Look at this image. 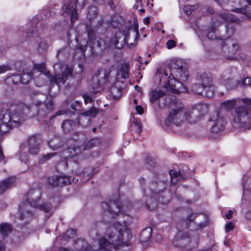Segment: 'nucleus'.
Listing matches in <instances>:
<instances>
[{"label": "nucleus", "instance_id": "obj_1", "mask_svg": "<svg viewBox=\"0 0 251 251\" xmlns=\"http://www.w3.org/2000/svg\"><path fill=\"white\" fill-rule=\"evenodd\" d=\"M222 108L226 110L234 108L233 121L244 131L251 128V99L236 98L226 100L221 103Z\"/></svg>", "mask_w": 251, "mask_h": 251}, {"label": "nucleus", "instance_id": "obj_2", "mask_svg": "<svg viewBox=\"0 0 251 251\" xmlns=\"http://www.w3.org/2000/svg\"><path fill=\"white\" fill-rule=\"evenodd\" d=\"M41 192L39 188L30 189L27 194L26 201L28 204L24 203L20 206V214L19 218L21 220H25L28 222L33 215L31 206L39 208L46 213L52 214L53 211L50 206L46 203L40 204Z\"/></svg>", "mask_w": 251, "mask_h": 251}, {"label": "nucleus", "instance_id": "obj_3", "mask_svg": "<svg viewBox=\"0 0 251 251\" xmlns=\"http://www.w3.org/2000/svg\"><path fill=\"white\" fill-rule=\"evenodd\" d=\"M109 247H112L117 250L119 246L127 245L128 242L131 238L130 230L125 225L115 223L110 226L106 230L105 237Z\"/></svg>", "mask_w": 251, "mask_h": 251}, {"label": "nucleus", "instance_id": "obj_4", "mask_svg": "<svg viewBox=\"0 0 251 251\" xmlns=\"http://www.w3.org/2000/svg\"><path fill=\"white\" fill-rule=\"evenodd\" d=\"M188 77L187 71L183 68L178 70H174L171 75L168 76L167 71H164L160 78V83L163 80H165V85L167 88H169L170 91L175 94H179L185 90V88L182 82L179 80L185 81Z\"/></svg>", "mask_w": 251, "mask_h": 251}, {"label": "nucleus", "instance_id": "obj_5", "mask_svg": "<svg viewBox=\"0 0 251 251\" xmlns=\"http://www.w3.org/2000/svg\"><path fill=\"white\" fill-rule=\"evenodd\" d=\"M139 36L138 26L135 25L131 35L130 31L127 32L126 34L121 30L116 32L115 35L108 40V46L111 48L121 49L126 43L129 48H131L134 45V42L138 41Z\"/></svg>", "mask_w": 251, "mask_h": 251}, {"label": "nucleus", "instance_id": "obj_6", "mask_svg": "<svg viewBox=\"0 0 251 251\" xmlns=\"http://www.w3.org/2000/svg\"><path fill=\"white\" fill-rule=\"evenodd\" d=\"M168 106L170 111L165 121L166 126L171 124L179 126L186 121L185 106L179 100L176 98Z\"/></svg>", "mask_w": 251, "mask_h": 251}, {"label": "nucleus", "instance_id": "obj_7", "mask_svg": "<svg viewBox=\"0 0 251 251\" xmlns=\"http://www.w3.org/2000/svg\"><path fill=\"white\" fill-rule=\"evenodd\" d=\"M30 107L23 103H13L10 105L8 113H2L5 116V121H11L14 126H19L29 114Z\"/></svg>", "mask_w": 251, "mask_h": 251}, {"label": "nucleus", "instance_id": "obj_8", "mask_svg": "<svg viewBox=\"0 0 251 251\" xmlns=\"http://www.w3.org/2000/svg\"><path fill=\"white\" fill-rule=\"evenodd\" d=\"M162 84V89L159 90H152L150 93V101L151 103H153L157 101L158 105L161 106H168L170 103L176 98L173 95H170L169 92L173 93L170 90L169 88H167L165 85V82Z\"/></svg>", "mask_w": 251, "mask_h": 251}, {"label": "nucleus", "instance_id": "obj_9", "mask_svg": "<svg viewBox=\"0 0 251 251\" xmlns=\"http://www.w3.org/2000/svg\"><path fill=\"white\" fill-rule=\"evenodd\" d=\"M53 69L54 75L50 77L51 83H54L58 86L63 85L67 80L72 77V70L62 63H55L53 66Z\"/></svg>", "mask_w": 251, "mask_h": 251}, {"label": "nucleus", "instance_id": "obj_10", "mask_svg": "<svg viewBox=\"0 0 251 251\" xmlns=\"http://www.w3.org/2000/svg\"><path fill=\"white\" fill-rule=\"evenodd\" d=\"M86 2V0H65L62 7V14L64 16L70 15L71 23H73L78 18L76 10L82 9Z\"/></svg>", "mask_w": 251, "mask_h": 251}, {"label": "nucleus", "instance_id": "obj_11", "mask_svg": "<svg viewBox=\"0 0 251 251\" xmlns=\"http://www.w3.org/2000/svg\"><path fill=\"white\" fill-rule=\"evenodd\" d=\"M207 108L204 104H199L186 110V121L191 124L197 123L207 111Z\"/></svg>", "mask_w": 251, "mask_h": 251}, {"label": "nucleus", "instance_id": "obj_12", "mask_svg": "<svg viewBox=\"0 0 251 251\" xmlns=\"http://www.w3.org/2000/svg\"><path fill=\"white\" fill-rule=\"evenodd\" d=\"M106 72L103 70H99L98 74L93 77L92 89L93 93L101 92L103 90V85L106 79Z\"/></svg>", "mask_w": 251, "mask_h": 251}, {"label": "nucleus", "instance_id": "obj_13", "mask_svg": "<svg viewBox=\"0 0 251 251\" xmlns=\"http://www.w3.org/2000/svg\"><path fill=\"white\" fill-rule=\"evenodd\" d=\"M101 207L104 211H107L111 214H118L121 211L124 212L126 211V207L121 206L118 200L115 201H111L109 203L103 202L101 203ZM126 208H129V206H127Z\"/></svg>", "mask_w": 251, "mask_h": 251}, {"label": "nucleus", "instance_id": "obj_14", "mask_svg": "<svg viewBox=\"0 0 251 251\" xmlns=\"http://www.w3.org/2000/svg\"><path fill=\"white\" fill-rule=\"evenodd\" d=\"M212 20L214 24H221L225 22L235 23L239 22L238 18L228 12L217 13L213 16Z\"/></svg>", "mask_w": 251, "mask_h": 251}, {"label": "nucleus", "instance_id": "obj_15", "mask_svg": "<svg viewBox=\"0 0 251 251\" xmlns=\"http://www.w3.org/2000/svg\"><path fill=\"white\" fill-rule=\"evenodd\" d=\"M211 121L213 122L211 128V132L215 133H218L222 131L225 128L226 124V119L220 116L218 113H216L215 116L211 118Z\"/></svg>", "mask_w": 251, "mask_h": 251}, {"label": "nucleus", "instance_id": "obj_16", "mask_svg": "<svg viewBox=\"0 0 251 251\" xmlns=\"http://www.w3.org/2000/svg\"><path fill=\"white\" fill-rule=\"evenodd\" d=\"M42 139L39 135H34L28 138V151L31 154H36L40 151Z\"/></svg>", "mask_w": 251, "mask_h": 251}, {"label": "nucleus", "instance_id": "obj_17", "mask_svg": "<svg viewBox=\"0 0 251 251\" xmlns=\"http://www.w3.org/2000/svg\"><path fill=\"white\" fill-rule=\"evenodd\" d=\"M200 83L208 89L209 98H211L214 95V86L212 82L211 75L209 73H204L199 76Z\"/></svg>", "mask_w": 251, "mask_h": 251}, {"label": "nucleus", "instance_id": "obj_18", "mask_svg": "<svg viewBox=\"0 0 251 251\" xmlns=\"http://www.w3.org/2000/svg\"><path fill=\"white\" fill-rule=\"evenodd\" d=\"M218 42L222 46L223 51L226 52V46H228V52L234 53L240 50V46L238 43L230 39H226L225 40L219 39Z\"/></svg>", "mask_w": 251, "mask_h": 251}, {"label": "nucleus", "instance_id": "obj_19", "mask_svg": "<svg viewBox=\"0 0 251 251\" xmlns=\"http://www.w3.org/2000/svg\"><path fill=\"white\" fill-rule=\"evenodd\" d=\"M38 107V114L44 116L49 113L53 108V102L49 100L47 102L38 101L36 103Z\"/></svg>", "mask_w": 251, "mask_h": 251}, {"label": "nucleus", "instance_id": "obj_20", "mask_svg": "<svg viewBox=\"0 0 251 251\" xmlns=\"http://www.w3.org/2000/svg\"><path fill=\"white\" fill-rule=\"evenodd\" d=\"M82 150L80 147L78 148H68L66 150H64L63 152V156L67 159L72 158L73 161L76 162L78 158V154Z\"/></svg>", "mask_w": 251, "mask_h": 251}, {"label": "nucleus", "instance_id": "obj_21", "mask_svg": "<svg viewBox=\"0 0 251 251\" xmlns=\"http://www.w3.org/2000/svg\"><path fill=\"white\" fill-rule=\"evenodd\" d=\"M5 120V115L2 113H0V121H1L0 124V135L7 133L12 127H15L11 125V121H6Z\"/></svg>", "mask_w": 251, "mask_h": 251}, {"label": "nucleus", "instance_id": "obj_22", "mask_svg": "<svg viewBox=\"0 0 251 251\" xmlns=\"http://www.w3.org/2000/svg\"><path fill=\"white\" fill-rule=\"evenodd\" d=\"M249 5H246L243 8H235L233 11L243 14L247 19H251V0H246Z\"/></svg>", "mask_w": 251, "mask_h": 251}, {"label": "nucleus", "instance_id": "obj_23", "mask_svg": "<svg viewBox=\"0 0 251 251\" xmlns=\"http://www.w3.org/2000/svg\"><path fill=\"white\" fill-rule=\"evenodd\" d=\"M192 90L197 94L209 98L208 89L206 88V87H204V86L201 83L193 85L192 86Z\"/></svg>", "mask_w": 251, "mask_h": 251}, {"label": "nucleus", "instance_id": "obj_24", "mask_svg": "<svg viewBox=\"0 0 251 251\" xmlns=\"http://www.w3.org/2000/svg\"><path fill=\"white\" fill-rule=\"evenodd\" d=\"M170 175L171 183L174 185L176 184L178 181L184 179L186 177L184 174H181L180 171L177 172L174 170H172L170 171Z\"/></svg>", "mask_w": 251, "mask_h": 251}, {"label": "nucleus", "instance_id": "obj_25", "mask_svg": "<svg viewBox=\"0 0 251 251\" xmlns=\"http://www.w3.org/2000/svg\"><path fill=\"white\" fill-rule=\"evenodd\" d=\"M79 124L80 122L77 121V124L79 125ZM76 124V123L72 120H66L62 124V128L64 132L67 133L72 131Z\"/></svg>", "mask_w": 251, "mask_h": 251}, {"label": "nucleus", "instance_id": "obj_26", "mask_svg": "<svg viewBox=\"0 0 251 251\" xmlns=\"http://www.w3.org/2000/svg\"><path fill=\"white\" fill-rule=\"evenodd\" d=\"M14 182V178H8L1 181L0 184V194L3 193L7 189L10 188Z\"/></svg>", "mask_w": 251, "mask_h": 251}, {"label": "nucleus", "instance_id": "obj_27", "mask_svg": "<svg viewBox=\"0 0 251 251\" xmlns=\"http://www.w3.org/2000/svg\"><path fill=\"white\" fill-rule=\"evenodd\" d=\"M12 229V226L7 223H2L0 225V233L3 238L7 237L9 233L11 231Z\"/></svg>", "mask_w": 251, "mask_h": 251}, {"label": "nucleus", "instance_id": "obj_28", "mask_svg": "<svg viewBox=\"0 0 251 251\" xmlns=\"http://www.w3.org/2000/svg\"><path fill=\"white\" fill-rule=\"evenodd\" d=\"M152 229L151 227L144 229L140 234V240L142 242H147L151 236Z\"/></svg>", "mask_w": 251, "mask_h": 251}, {"label": "nucleus", "instance_id": "obj_29", "mask_svg": "<svg viewBox=\"0 0 251 251\" xmlns=\"http://www.w3.org/2000/svg\"><path fill=\"white\" fill-rule=\"evenodd\" d=\"M189 238L188 235L187 233L181 231H178L175 237V240L178 241L179 243H176V245H185L184 240H187Z\"/></svg>", "mask_w": 251, "mask_h": 251}, {"label": "nucleus", "instance_id": "obj_30", "mask_svg": "<svg viewBox=\"0 0 251 251\" xmlns=\"http://www.w3.org/2000/svg\"><path fill=\"white\" fill-rule=\"evenodd\" d=\"M21 75L14 74L11 76H8L5 80V83L8 85L17 84L21 83Z\"/></svg>", "mask_w": 251, "mask_h": 251}, {"label": "nucleus", "instance_id": "obj_31", "mask_svg": "<svg viewBox=\"0 0 251 251\" xmlns=\"http://www.w3.org/2000/svg\"><path fill=\"white\" fill-rule=\"evenodd\" d=\"M99 249L98 251H112L111 249L113 247L108 245V242L105 238H100L99 240Z\"/></svg>", "mask_w": 251, "mask_h": 251}, {"label": "nucleus", "instance_id": "obj_32", "mask_svg": "<svg viewBox=\"0 0 251 251\" xmlns=\"http://www.w3.org/2000/svg\"><path fill=\"white\" fill-rule=\"evenodd\" d=\"M49 147L53 150H57L62 146V143L59 138H54L48 142Z\"/></svg>", "mask_w": 251, "mask_h": 251}, {"label": "nucleus", "instance_id": "obj_33", "mask_svg": "<svg viewBox=\"0 0 251 251\" xmlns=\"http://www.w3.org/2000/svg\"><path fill=\"white\" fill-rule=\"evenodd\" d=\"M111 94L114 100H118L122 95V88L114 86L111 89Z\"/></svg>", "mask_w": 251, "mask_h": 251}, {"label": "nucleus", "instance_id": "obj_34", "mask_svg": "<svg viewBox=\"0 0 251 251\" xmlns=\"http://www.w3.org/2000/svg\"><path fill=\"white\" fill-rule=\"evenodd\" d=\"M100 141L99 138H94L89 140L83 148V150H88L92 147H96L100 144Z\"/></svg>", "mask_w": 251, "mask_h": 251}, {"label": "nucleus", "instance_id": "obj_35", "mask_svg": "<svg viewBox=\"0 0 251 251\" xmlns=\"http://www.w3.org/2000/svg\"><path fill=\"white\" fill-rule=\"evenodd\" d=\"M97 8L96 6H90L88 10L87 18L90 21L94 20L97 15Z\"/></svg>", "mask_w": 251, "mask_h": 251}, {"label": "nucleus", "instance_id": "obj_36", "mask_svg": "<svg viewBox=\"0 0 251 251\" xmlns=\"http://www.w3.org/2000/svg\"><path fill=\"white\" fill-rule=\"evenodd\" d=\"M57 153L56 152L50 153L44 155L39 158V162L40 164H43L47 161L50 160L53 157L56 156Z\"/></svg>", "mask_w": 251, "mask_h": 251}, {"label": "nucleus", "instance_id": "obj_37", "mask_svg": "<svg viewBox=\"0 0 251 251\" xmlns=\"http://www.w3.org/2000/svg\"><path fill=\"white\" fill-rule=\"evenodd\" d=\"M129 66L128 64L125 63L122 65L121 68V73L122 77L123 78H126L128 77L129 75Z\"/></svg>", "mask_w": 251, "mask_h": 251}, {"label": "nucleus", "instance_id": "obj_38", "mask_svg": "<svg viewBox=\"0 0 251 251\" xmlns=\"http://www.w3.org/2000/svg\"><path fill=\"white\" fill-rule=\"evenodd\" d=\"M98 113V110L96 108L92 107L89 110L83 112L81 115L82 117L89 116L95 117Z\"/></svg>", "mask_w": 251, "mask_h": 251}, {"label": "nucleus", "instance_id": "obj_39", "mask_svg": "<svg viewBox=\"0 0 251 251\" xmlns=\"http://www.w3.org/2000/svg\"><path fill=\"white\" fill-rule=\"evenodd\" d=\"M216 27L215 25H211L208 29L207 37L209 39H216V36L214 33V31L215 30Z\"/></svg>", "mask_w": 251, "mask_h": 251}, {"label": "nucleus", "instance_id": "obj_40", "mask_svg": "<svg viewBox=\"0 0 251 251\" xmlns=\"http://www.w3.org/2000/svg\"><path fill=\"white\" fill-rule=\"evenodd\" d=\"M48 43L46 41H43L41 42L38 47V51L40 53H43L48 50Z\"/></svg>", "mask_w": 251, "mask_h": 251}, {"label": "nucleus", "instance_id": "obj_41", "mask_svg": "<svg viewBox=\"0 0 251 251\" xmlns=\"http://www.w3.org/2000/svg\"><path fill=\"white\" fill-rule=\"evenodd\" d=\"M21 83L22 84H27L31 78V75L29 73L23 74L21 75Z\"/></svg>", "mask_w": 251, "mask_h": 251}, {"label": "nucleus", "instance_id": "obj_42", "mask_svg": "<svg viewBox=\"0 0 251 251\" xmlns=\"http://www.w3.org/2000/svg\"><path fill=\"white\" fill-rule=\"evenodd\" d=\"M180 62L179 61H174L172 62L170 65V75H171L173 74V71L174 70H178L180 68H182L181 65H180Z\"/></svg>", "mask_w": 251, "mask_h": 251}, {"label": "nucleus", "instance_id": "obj_43", "mask_svg": "<svg viewBox=\"0 0 251 251\" xmlns=\"http://www.w3.org/2000/svg\"><path fill=\"white\" fill-rule=\"evenodd\" d=\"M58 176H53L49 179V183L53 187L59 186Z\"/></svg>", "mask_w": 251, "mask_h": 251}, {"label": "nucleus", "instance_id": "obj_44", "mask_svg": "<svg viewBox=\"0 0 251 251\" xmlns=\"http://www.w3.org/2000/svg\"><path fill=\"white\" fill-rule=\"evenodd\" d=\"M64 176L63 185L70 184L71 183L72 181H75L76 182H77L78 180V179L76 180H75V178L74 177H73V178H72V176Z\"/></svg>", "mask_w": 251, "mask_h": 251}, {"label": "nucleus", "instance_id": "obj_45", "mask_svg": "<svg viewBox=\"0 0 251 251\" xmlns=\"http://www.w3.org/2000/svg\"><path fill=\"white\" fill-rule=\"evenodd\" d=\"M196 217V215L193 213H191V214L187 216L186 221V226L187 228H189V226L188 225L189 223H190L191 222H193V220L195 219Z\"/></svg>", "mask_w": 251, "mask_h": 251}, {"label": "nucleus", "instance_id": "obj_46", "mask_svg": "<svg viewBox=\"0 0 251 251\" xmlns=\"http://www.w3.org/2000/svg\"><path fill=\"white\" fill-rule=\"evenodd\" d=\"M11 70V67L8 65L0 66V74Z\"/></svg>", "mask_w": 251, "mask_h": 251}, {"label": "nucleus", "instance_id": "obj_47", "mask_svg": "<svg viewBox=\"0 0 251 251\" xmlns=\"http://www.w3.org/2000/svg\"><path fill=\"white\" fill-rule=\"evenodd\" d=\"M241 84L243 86H248L251 85V78L249 77H246L244 78L242 81Z\"/></svg>", "mask_w": 251, "mask_h": 251}, {"label": "nucleus", "instance_id": "obj_48", "mask_svg": "<svg viewBox=\"0 0 251 251\" xmlns=\"http://www.w3.org/2000/svg\"><path fill=\"white\" fill-rule=\"evenodd\" d=\"M234 81L231 79H228L225 82V85L228 88H232L235 86V84H233Z\"/></svg>", "mask_w": 251, "mask_h": 251}, {"label": "nucleus", "instance_id": "obj_49", "mask_svg": "<svg viewBox=\"0 0 251 251\" xmlns=\"http://www.w3.org/2000/svg\"><path fill=\"white\" fill-rule=\"evenodd\" d=\"M167 47L168 49H171L175 47L176 45V43L173 40H169L166 43Z\"/></svg>", "mask_w": 251, "mask_h": 251}, {"label": "nucleus", "instance_id": "obj_50", "mask_svg": "<svg viewBox=\"0 0 251 251\" xmlns=\"http://www.w3.org/2000/svg\"><path fill=\"white\" fill-rule=\"evenodd\" d=\"M194 10V6H185L184 9V12L187 15H189L191 14L192 11Z\"/></svg>", "mask_w": 251, "mask_h": 251}, {"label": "nucleus", "instance_id": "obj_51", "mask_svg": "<svg viewBox=\"0 0 251 251\" xmlns=\"http://www.w3.org/2000/svg\"><path fill=\"white\" fill-rule=\"evenodd\" d=\"M34 68L40 72H42L45 69V65L43 64H37L34 66Z\"/></svg>", "mask_w": 251, "mask_h": 251}, {"label": "nucleus", "instance_id": "obj_52", "mask_svg": "<svg viewBox=\"0 0 251 251\" xmlns=\"http://www.w3.org/2000/svg\"><path fill=\"white\" fill-rule=\"evenodd\" d=\"M233 228H234L233 224L231 222L227 223L226 225V232H228L232 230L233 229Z\"/></svg>", "mask_w": 251, "mask_h": 251}, {"label": "nucleus", "instance_id": "obj_53", "mask_svg": "<svg viewBox=\"0 0 251 251\" xmlns=\"http://www.w3.org/2000/svg\"><path fill=\"white\" fill-rule=\"evenodd\" d=\"M80 107L79 102L75 101L74 103L71 104V108L74 110H78Z\"/></svg>", "mask_w": 251, "mask_h": 251}, {"label": "nucleus", "instance_id": "obj_54", "mask_svg": "<svg viewBox=\"0 0 251 251\" xmlns=\"http://www.w3.org/2000/svg\"><path fill=\"white\" fill-rule=\"evenodd\" d=\"M226 28L228 34H232L233 32V29L232 26L230 24H227L226 26Z\"/></svg>", "mask_w": 251, "mask_h": 251}, {"label": "nucleus", "instance_id": "obj_55", "mask_svg": "<svg viewBox=\"0 0 251 251\" xmlns=\"http://www.w3.org/2000/svg\"><path fill=\"white\" fill-rule=\"evenodd\" d=\"M136 110L137 112L139 114H142L144 112L143 108L140 105L136 106Z\"/></svg>", "mask_w": 251, "mask_h": 251}, {"label": "nucleus", "instance_id": "obj_56", "mask_svg": "<svg viewBox=\"0 0 251 251\" xmlns=\"http://www.w3.org/2000/svg\"><path fill=\"white\" fill-rule=\"evenodd\" d=\"M63 179H64L63 176H58L59 186H62L63 185V181H64Z\"/></svg>", "mask_w": 251, "mask_h": 251}, {"label": "nucleus", "instance_id": "obj_57", "mask_svg": "<svg viewBox=\"0 0 251 251\" xmlns=\"http://www.w3.org/2000/svg\"><path fill=\"white\" fill-rule=\"evenodd\" d=\"M34 30L33 29H32V30H31L29 31H27V33H26L27 38H30L31 37H32L33 35L34 34Z\"/></svg>", "mask_w": 251, "mask_h": 251}, {"label": "nucleus", "instance_id": "obj_58", "mask_svg": "<svg viewBox=\"0 0 251 251\" xmlns=\"http://www.w3.org/2000/svg\"><path fill=\"white\" fill-rule=\"evenodd\" d=\"M83 98L84 99V101L86 103H87L89 102H91V101H92L91 98L88 96H84Z\"/></svg>", "mask_w": 251, "mask_h": 251}, {"label": "nucleus", "instance_id": "obj_59", "mask_svg": "<svg viewBox=\"0 0 251 251\" xmlns=\"http://www.w3.org/2000/svg\"><path fill=\"white\" fill-rule=\"evenodd\" d=\"M91 250H92V248L89 246L86 247L83 246L81 249V251H91Z\"/></svg>", "mask_w": 251, "mask_h": 251}, {"label": "nucleus", "instance_id": "obj_60", "mask_svg": "<svg viewBox=\"0 0 251 251\" xmlns=\"http://www.w3.org/2000/svg\"><path fill=\"white\" fill-rule=\"evenodd\" d=\"M232 211L230 210L228 211V212L226 214V216L227 219L229 220L232 218Z\"/></svg>", "mask_w": 251, "mask_h": 251}, {"label": "nucleus", "instance_id": "obj_61", "mask_svg": "<svg viewBox=\"0 0 251 251\" xmlns=\"http://www.w3.org/2000/svg\"><path fill=\"white\" fill-rule=\"evenodd\" d=\"M4 159V155L2 153L1 147L0 146V161H1Z\"/></svg>", "mask_w": 251, "mask_h": 251}, {"label": "nucleus", "instance_id": "obj_62", "mask_svg": "<svg viewBox=\"0 0 251 251\" xmlns=\"http://www.w3.org/2000/svg\"><path fill=\"white\" fill-rule=\"evenodd\" d=\"M216 2L218 3L219 4L222 5L224 3H226V0H214Z\"/></svg>", "mask_w": 251, "mask_h": 251}, {"label": "nucleus", "instance_id": "obj_63", "mask_svg": "<svg viewBox=\"0 0 251 251\" xmlns=\"http://www.w3.org/2000/svg\"><path fill=\"white\" fill-rule=\"evenodd\" d=\"M143 22L145 24L148 25L150 23V18L149 17L145 18L144 19Z\"/></svg>", "mask_w": 251, "mask_h": 251}, {"label": "nucleus", "instance_id": "obj_64", "mask_svg": "<svg viewBox=\"0 0 251 251\" xmlns=\"http://www.w3.org/2000/svg\"><path fill=\"white\" fill-rule=\"evenodd\" d=\"M4 244L0 242V251H4Z\"/></svg>", "mask_w": 251, "mask_h": 251}]
</instances>
